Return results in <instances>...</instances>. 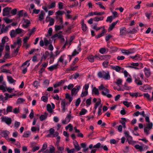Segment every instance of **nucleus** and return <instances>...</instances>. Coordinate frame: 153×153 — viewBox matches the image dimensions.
<instances>
[{
    "label": "nucleus",
    "instance_id": "obj_1",
    "mask_svg": "<svg viewBox=\"0 0 153 153\" xmlns=\"http://www.w3.org/2000/svg\"><path fill=\"white\" fill-rule=\"evenodd\" d=\"M98 88L100 91L103 90L102 92V95L104 96H106L108 98H110L112 97V95L109 94L110 92L109 90L105 88L103 84H101L98 87Z\"/></svg>",
    "mask_w": 153,
    "mask_h": 153
},
{
    "label": "nucleus",
    "instance_id": "obj_2",
    "mask_svg": "<svg viewBox=\"0 0 153 153\" xmlns=\"http://www.w3.org/2000/svg\"><path fill=\"white\" fill-rule=\"evenodd\" d=\"M97 75L99 78H102L105 80H109L111 78L110 73L108 71H107L106 72L104 71H100L98 73Z\"/></svg>",
    "mask_w": 153,
    "mask_h": 153
},
{
    "label": "nucleus",
    "instance_id": "obj_3",
    "mask_svg": "<svg viewBox=\"0 0 153 153\" xmlns=\"http://www.w3.org/2000/svg\"><path fill=\"white\" fill-rule=\"evenodd\" d=\"M1 122L5 123L8 126H10L12 123L11 118L7 116H2L1 117Z\"/></svg>",
    "mask_w": 153,
    "mask_h": 153
},
{
    "label": "nucleus",
    "instance_id": "obj_4",
    "mask_svg": "<svg viewBox=\"0 0 153 153\" xmlns=\"http://www.w3.org/2000/svg\"><path fill=\"white\" fill-rule=\"evenodd\" d=\"M11 10V7H7L3 9L2 15L3 16H10V12Z\"/></svg>",
    "mask_w": 153,
    "mask_h": 153
},
{
    "label": "nucleus",
    "instance_id": "obj_5",
    "mask_svg": "<svg viewBox=\"0 0 153 153\" xmlns=\"http://www.w3.org/2000/svg\"><path fill=\"white\" fill-rule=\"evenodd\" d=\"M71 111L70 112V114H68L65 120H62V123L63 124H68L70 121L71 119L73 118L71 114Z\"/></svg>",
    "mask_w": 153,
    "mask_h": 153
},
{
    "label": "nucleus",
    "instance_id": "obj_6",
    "mask_svg": "<svg viewBox=\"0 0 153 153\" xmlns=\"http://www.w3.org/2000/svg\"><path fill=\"white\" fill-rule=\"evenodd\" d=\"M153 123L152 122H149L146 125V127L144 128V131L146 134L148 135L149 134V131L152 128Z\"/></svg>",
    "mask_w": 153,
    "mask_h": 153
},
{
    "label": "nucleus",
    "instance_id": "obj_7",
    "mask_svg": "<svg viewBox=\"0 0 153 153\" xmlns=\"http://www.w3.org/2000/svg\"><path fill=\"white\" fill-rule=\"evenodd\" d=\"M45 21L46 22H48L49 21V23L48 25V27H50L53 25L55 22V20L54 19L48 16H47L46 17Z\"/></svg>",
    "mask_w": 153,
    "mask_h": 153
},
{
    "label": "nucleus",
    "instance_id": "obj_8",
    "mask_svg": "<svg viewBox=\"0 0 153 153\" xmlns=\"http://www.w3.org/2000/svg\"><path fill=\"white\" fill-rule=\"evenodd\" d=\"M10 25H8L5 27L4 24H3L1 26V29L0 34H1L3 33H6L8 31L9 28L11 27Z\"/></svg>",
    "mask_w": 153,
    "mask_h": 153
},
{
    "label": "nucleus",
    "instance_id": "obj_9",
    "mask_svg": "<svg viewBox=\"0 0 153 153\" xmlns=\"http://www.w3.org/2000/svg\"><path fill=\"white\" fill-rule=\"evenodd\" d=\"M10 133V132L7 130H3L0 132L1 135L6 140L9 138L8 135Z\"/></svg>",
    "mask_w": 153,
    "mask_h": 153
},
{
    "label": "nucleus",
    "instance_id": "obj_10",
    "mask_svg": "<svg viewBox=\"0 0 153 153\" xmlns=\"http://www.w3.org/2000/svg\"><path fill=\"white\" fill-rule=\"evenodd\" d=\"M124 134L126 137L127 140H128V143L129 144H131L132 143V137L129 135V132L128 131H125Z\"/></svg>",
    "mask_w": 153,
    "mask_h": 153
},
{
    "label": "nucleus",
    "instance_id": "obj_11",
    "mask_svg": "<svg viewBox=\"0 0 153 153\" xmlns=\"http://www.w3.org/2000/svg\"><path fill=\"white\" fill-rule=\"evenodd\" d=\"M135 148L137 149H138L140 152H142L143 151L147 150L148 148L147 146H145L144 148L141 146L137 144L134 146Z\"/></svg>",
    "mask_w": 153,
    "mask_h": 153
},
{
    "label": "nucleus",
    "instance_id": "obj_12",
    "mask_svg": "<svg viewBox=\"0 0 153 153\" xmlns=\"http://www.w3.org/2000/svg\"><path fill=\"white\" fill-rule=\"evenodd\" d=\"M130 58L137 61L141 60L142 59V57L141 55L138 54H137L135 56H130Z\"/></svg>",
    "mask_w": 153,
    "mask_h": 153
},
{
    "label": "nucleus",
    "instance_id": "obj_13",
    "mask_svg": "<svg viewBox=\"0 0 153 153\" xmlns=\"http://www.w3.org/2000/svg\"><path fill=\"white\" fill-rule=\"evenodd\" d=\"M36 144V143L35 142H32L30 143V147L32 148V152H33L38 150L40 148V146H35Z\"/></svg>",
    "mask_w": 153,
    "mask_h": 153
},
{
    "label": "nucleus",
    "instance_id": "obj_14",
    "mask_svg": "<svg viewBox=\"0 0 153 153\" xmlns=\"http://www.w3.org/2000/svg\"><path fill=\"white\" fill-rule=\"evenodd\" d=\"M134 82L137 85H143V82L141 80H140L139 77L135 76H134Z\"/></svg>",
    "mask_w": 153,
    "mask_h": 153
},
{
    "label": "nucleus",
    "instance_id": "obj_15",
    "mask_svg": "<svg viewBox=\"0 0 153 153\" xmlns=\"http://www.w3.org/2000/svg\"><path fill=\"white\" fill-rule=\"evenodd\" d=\"M111 68L112 69L115 71L116 72H119L121 70H123V68L118 65H111Z\"/></svg>",
    "mask_w": 153,
    "mask_h": 153
},
{
    "label": "nucleus",
    "instance_id": "obj_16",
    "mask_svg": "<svg viewBox=\"0 0 153 153\" xmlns=\"http://www.w3.org/2000/svg\"><path fill=\"white\" fill-rule=\"evenodd\" d=\"M61 108H62V111L64 113L65 111V105L66 104V101L65 99H62L61 102Z\"/></svg>",
    "mask_w": 153,
    "mask_h": 153
},
{
    "label": "nucleus",
    "instance_id": "obj_17",
    "mask_svg": "<svg viewBox=\"0 0 153 153\" xmlns=\"http://www.w3.org/2000/svg\"><path fill=\"white\" fill-rule=\"evenodd\" d=\"M144 71L146 76L147 78L149 77L151 75V72L150 69L145 68H144Z\"/></svg>",
    "mask_w": 153,
    "mask_h": 153
},
{
    "label": "nucleus",
    "instance_id": "obj_18",
    "mask_svg": "<svg viewBox=\"0 0 153 153\" xmlns=\"http://www.w3.org/2000/svg\"><path fill=\"white\" fill-rule=\"evenodd\" d=\"M65 82V80L63 79L60 80L59 82H58L53 84V87L54 88L61 86L62 84H64Z\"/></svg>",
    "mask_w": 153,
    "mask_h": 153
},
{
    "label": "nucleus",
    "instance_id": "obj_19",
    "mask_svg": "<svg viewBox=\"0 0 153 153\" xmlns=\"http://www.w3.org/2000/svg\"><path fill=\"white\" fill-rule=\"evenodd\" d=\"M59 65L58 63L56 64L52 65L48 68V69L50 71H52L54 69H57L58 68Z\"/></svg>",
    "mask_w": 153,
    "mask_h": 153
},
{
    "label": "nucleus",
    "instance_id": "obj_20",
    "mask_svg": "<svg viewBox=\"0 0 153 153\" xmlns=\"http://www.w3.org/2000/svg\"><path fill=\"white\" fill-rule=\"evenodd\" d=\"M126 33V29L125 27H123L120 29V35L123 36L125 35Z\"/></svg>",
    "mask_w": 153,
    "mask_h": 153
},
{
    "label": "nucleus",
    "instance_id": "obj_21",
    "mask_svg": "<svg viewBox=\"0 0 153 153\" xmlns=\"http://www.w3.org/2000/svg\"><path fill=\"white\" fill-rule=\"evenodd\" d=\"M97 57V56L96 55L94 56L93 55H91L88 56L87 58L89 62H92L94 61V58H96Z\"/></svg>",
    "mask_w": 153,
    "mask_h": 153
},
{
    "label": "nucleus",
    "instance_id": "obj_22",
    "mask_svg": "<svg viewBox=\"0 0 153 153\" xmlns=\"http://www.w3.org/2000/svg\"><path fill=\"white\" fill-rule=\"evenodd\" d=\"M7 79L10 83H13L14 85H15V82H16V81L11 76H8Z\"/></svg>",
    "mask_w": 153,
    "mask_h": 153
},
{
    "label": "nucleus",
    "instance_id": "obj_23",
    "mask_svg": "<svg viewBox=\"0 0 153 153\" xmlns=\"http://www.w3.org/2000/svg\"><path fill=\"white\" fill-rule=\"evenodd\" d=\"M13 107L12 106L8 105L7 106L6 109V111H4V114H7L9 112H12Z\"/></svg>",
    "mask_w": 153,
    "mask_h": 153
},
{
    "label": "nucleus",
    "instance_id": "obj_24",
    "mask_svg": "<svg viewBox=\"0 0 153 153\" xmlns=\"http://www.w3.org/2000/svg\"><path fill=\"white\" fill-rule=\"evenodd\" d=\"M45 15V13L43 11H42L41 13L39 15V20L40 21L44 19Z\"/></svg>",
    "mask_w": 153,
    "mask_h": 153
},
{
    "label": "nucleus",
    "instance_id": "obj_25",
    "mask_svg": "<svg viewBox=\"0 0 153 153\" xmlns=\"http://www.w3.org/2000/svg\"><path fill=\"white\" fill-rule=\"evenodd\" d=\"M129 95L132 97H135L137 98L138 96L140 97L142 96V95H140V93L137 92V93H131L130 92L129 93Z\"/></svg>",
    "mask_w": 153,
    "mask_h": 153
},
{
    "label": "nucleus",
    "instance_id": "obj_26",
    "mask_svg": "<svg viewBox=\"0 0 153 153\" xmlns=\"http://www.w3.org/2000/svg\"><path fill=\"white\" fill-rule=\"evenodd\" d=\"M30 23V21L27 19H25L23 24V26L25 28H27L29 26Z\"/></svg>",
    "mask_w": 153,
    "mask_h": 153
},
{
    "label": "nucleus",
    "instance_id": "obj_27",
    "mask_svg": "<svg viewBox=\"0 0 153 153\" xmlns=\"http://www.w3.org/2000/svg\"><path fill=\"white\" fill-rule=\"evenodd\" d=\"M55 18L58 21H59L61 24H63V18L62 16H56Z\"/></svg>",
    "mask_w": 153,
    "mask_h": 153
},
{
    "label": "nucleus",
    "instance_id": "obj_28",
    "mask_svg": "<svg viewBox=\"0 0 153 153\" xmlns=\"http://www.w3.org/2000/svg\"><path fill=\"white\" fill-rule=\"evenodd\" d=\"M81 25L82 30L84 32L85 31L87 30V27L86 25L84 23L83 20L82 21Z\"/></svg>",
    "mask_w": 153,
    "mask_h": 153
},
{
    "label": "nucleus",
    "instance_id": "obj_29",
    "mask_svg": "<svg viewBox=\"0 0 153 153\" xmlns=\"http://www.w3.org/2000/svg\"><path fill=\"white\" fill-rule=\"evenodd\" d=\"M103 19L104 17L103 16L100 17L97 16L93 18L94 21L96 22H98L100 21H102L103 20Z\"/></svg>",
    "mask_w": 153,
    "mask_h": 153
},
{
    "label": "nucleus",
    "instance_id": "obj_30",
    "mask_svg": "<svg viewBox=\"0 0 153 153\" xmlns=\"http://www.w3.org/2000/svg\"><path fill=\"white\" fill-rule=\"evenodd\" d=\"M57 148L58 149L59 153H62V151L64 150V147L63 146H60L59 144L57 145Z\"/></svg>",
    "mask_w": 153,
    "mask_h": 153
},
{
    "label": "nucleus",
    "instance_id": "obj_31",
    "mask_svg": "<svg viewBox=\"0 0 153 153\" xmlns=\"http://www.w3.org/2000/svg\"><path fill=\"white\" fill-rule=\"evenodd\" d=\"M56 5V2L55 1L52 2L51 4L48 6L49 9H52L55 7Z\"/></svg>",
    "mask_w": 153,
    "mask_h": 153
},
{
    "label": "nucleus",
    "instance_id": "obj_32",
    "mask_svg": "<svg viewBox=\"0 0 153 153\" xmlns=\"http://www.w3.org/2000/svg\"><path fill=\"white\" fill-rule=\"evenodd\" d=\"M48 114L46 113H45V114L42 115L39 117L40 120L41 121H43L48 116Z\"/></svg>",
    "mask_w": 153,
    "mask_h": 153
},
{
    "label": "nucleus",
    "instance_id": "obj_33",
    "mask_svg": "<svg viewBox=\"0 0 153 153\" xmlns=\"http://www.w3.org/2000/svg\"><path fill=\"white\" fill-rule=\"evenodd\" d=\"M66 98L68 100L69 103H70L73 100L72 97H71L70 94H66L65 95Z\"/></svg>",
    "mask_w": 153,
    "mask_h": 153
},
{
    "label": "nucleus",
    "instance_id": "obj_34",
    "mask_svg": "<svg viewBox=\"0 0 153 153\" xmlns=\"http://www.w3.org/2000/svg\"><path fill=\"white\" fill-rule=\"evenodd\" d=\"M30 60H28L24 62L22 65L21 67H28L30 65L29 62Z\"/></svg>",
    "mask_w": 153,
    "mask_h": 153
},
{
    "label": "nucleus",
    "instance_id": "obj_35",
    "mask_svg": "<svg viewBox=\"0 0 153 153\" xmlns=\"http://www.w3.org/2000/svg\"><path fill=\"white\" fill-rule=\"evenodd\" d=\"M92 92L96 95H98L99 94L98 90L96 87H94L92 90Z\"/></svg>",
    "mask_w": 153,
    "mask_h": 153
},
{
    "label": "nucleus",
    "instance_id": "obj_36",
    "mask_svg": "<svg viewBox=\"0 0 153 153\" xmlns=\"http://www.w3.org/2000/svg\"><path fill=\"white\" fill-rule=\"evenodd\" d=\"M47 110L50 113H51L53 112V109L51 108V105L50 104H48L47 105Z\"/></svg>",
    "mask_w": 153,
    "mask_h": 153
},
{
    "label": "nucleus",
    "instance_id": "obj_37",
    "mask_svg": "<svg viewBox=\"0 0 153 153\" xmlns=\"http://www.w3.org/2000/svg\"><path fill=\"white\" fill-rule=\"evenodd\" d=\"M78 92L75 88H74L71 90V94L72 96L76 95Z\"/></svg>",
    "mask_w": 153,
    "mask_h": 153
},
{
    "label": "nucleus",
    "instance_id": "obj_38",
    "mask_svg": "<svg viewBox=\"0 0 153 153\" xmlns=\"http://www.w3.org/2000/svg\"><path fill=\"white\" fill-rule=\"evenodd\" d=\"M16 34L17 33L15 30H12L10 31V35L11 37H15Z\"/></svg>",
    "mask_w": 153,
    "mask_h": 153
},
{
    "label": "nucleus",
    "instance_id": "obj_39",
    "mask_svg": "<svg viewBox=\"0 0 153 153\" xmlns=\"http://www.w3.org/2000/svg\"><path fill=\"white\" fill-rule=\"evenodd\" d=\"M73 127L71 124H69L67 126L65 127V128L66 130L69 129L70 131H71L73 130Z\"/></svg>",
    "mask_w": 153,
    "mask_h": 153
},
{
    "label": "nucleus",
    "instance_id": "obj_40",
    "mask_svg": "<svg viewBox=\"0 0 153 153\" xmlns=\"http://www.w3.org/2000/svg\"><path fill=\"white\" fill-rule=\"evenodd\" d=\"M4 95L6 96L7 100L8 98H12L13 97L15 96L16 95V94H13L10 95L7 93H5L4 94Z\"/></svg>",
    "mask_w": 153,
    "mask_h": 153
},
{
    "label": "nucleus",
    "instance_id": "obj_41",
    "mask_svg": "<svg viewBox=\"0 0 153 153\" xmlns=\"http://www.w3.org/2000/svg\"><path fill=\"white\" fill-rule=\"evenodd\" d=\"M87 112V110L85 109L82 108L81 110V111H80L79 114V115H85Z\"/></svg>",
    "mask_w": 153,
    "mask_h": 153
},
{
    "label": "nucleus",
    "instance_id": "obj_42",
    "mask_svg": "<svg viewBox=\"0 0 153 153\" xmlns=\"http://www.w3.org/2000/svg\"><path fill=\"white\" fill-rule=\"evenodd\" d=\"M101 100L100 99H98V101L95 104V106H94V108L95 110H96L97 109L98 106L101 104Z\"/></svg>",
    "mask_w": 153,
    "mask_h": 153
},
{
    "label": "nucleus",
    "instance_id": "obj_43",
    "mask_svg": "<svg viewBox=\"0 0 153 153\" xmlns=\"http://www.w3.org/2000/svg\"><path fill=\"white\" fill-rule=\"evenodd\" d=\"M121 51L122 53L124 55H128L131 53L129 52L128 50H122Z\"/></svg>",
    "mask_w": 153,
    "mask_h": 153
},
{
    "label": "nucleus",
    "instance_id": "obj_44",
    "mask_svg": "<svg viewBox=\"0 0 153 153\" xmlns=\"http://www.w3.org/2000/svg\"><path fill=\"white\" fill-rule=\"evenodd\" d=\"M35 31V28H33L31 30H30L28 33V37H30L31 36Z\"/></svg>",
    "mask_w": 153,
    "mask_h": 153
},
{
    "label": "nucleus",
    "instance_id": "obj_45",
    "mask_svg": "<svg viewBox=\"0 0 153 153\" xmlns=\"http://www.w3.org/2000/svg\"><path fill=\"white\" fill-rule=\"evenodd\" d=\"M25 101V100L22 98H19L17 99L16 101L17 104H20Z\"/></svg>",
    "mask_w": 153,
    "mask_h": 153
},
{
    "label": "nucleus",
    "instance_id": "obj_46",
    "mask_svg": "<svg viewBox=\"0 0 153 153\" xmlns=\"http://www.w3.org/2000/svg\"><path fill=\"white\" fill-rule=\"evenodd\" d=\"M8 38L7 37L4 36L2 38L1 40L2 44L4 45L6 42L8 41Z\"/></svg>",
    "mask_w": 153,
    "mask_h": 153
},
{
    "label": "nucleus",
    "instance_id": "obj_47",
    "mask_svg": "<svg viewBox=\"0 0 153 153\" xmlns=\"http://www.w3.org/2000/svg\"><path fill=\"white\" fill-rule=\"evenodd\" d=\"M64 13V12L60 10H58L55 13L56 16H62Z\"/></svg>",
    "mask_w": 153,
    "mask_h": 153
},
{
    "label": "nucleus",
    "instance_id": "obj_48",
    "mask_svg": "<svg viewBox=\"0 0 153 153\" xmlns=\"http://www.w3.org/2000/svg\"><path fill=\"white\" fill-rule=\"evenodd\" d=\"M30 134V132L29 131H25L24 133L23 137H29Z\"/></svg>",
    "mask_w": 153,
    "mask_h": 153
},
{
    "label": "nucleus",
    "instance_id": "obj_49",
    "mask_svg": "<svg viewBox=\"0 0 153 153\" xmlns=\"http://www.w3.org/2000/svg\"><path fill=\"white\" fill-rule=\"evenodd\" d=\"M65 56V54H63L59 58L57 62H61L63 63V59Z\"/></svg>",
    "mask_w": 153,
    "mask_h": 153
},
{
    "label": "nucleus",
    "instance_id": "obj_50",
    "mask_svg": "<svg viewBox=\"0 0 153 153\" xmlns=\"http://www.w3.org/2000/svg\"><path fill=\"white\" fill-rule=\"evenodd\" d=\"M55 148L52 145H51L50 146L49 149V153H54L55 152Z\"/></svg>",
    "mask_w": 153,
    "mask_h": 153
},
{
    "label": "nucleus",
    "instance_id": "obj_51",
    "mask_svg": "<svg viewBox=\"0 0 153 153\" xmlns=\"http://www.w3.org/2000/svg\"><path fill=\"white\" fill-rule=\"evenodd\" d=\"M49 55V53L48 51H46L45 52V54H44L42 56V58H44L45 59Z\"/></svg>",
    "mask_w": 153,
    "mask_h": 153
},
{
    "label": "nucleus",
    "instance_id": "obj_52",
    "mask_svg": "<svg viewBox=\"0 0 153 153\" xmlns=\"http://www.w3.org/2000/svg\"><path fill=\"white\" fill-rule=\"evenodd\" d=\"M49 134L47 135L48 137H50L51 135H53L54 132V130L52 128L49 129Z\"/></svg>",
    "mask_w": 153,
    "mask_h": 153
},
{
    "label": "nucleus",
    "instance_id": "obj_53",
    "mask_svg": "<svg viewBox=\"0 0 153 153\" xmlns=\"http://www.w3.org/2000/svg\"><path fill=\"white\" fill-rule=\"evenodd\" d=\"M96 4L98 5H99V7L100 8L103 9L104 10L105 9V7L102 5V3L101 2H99L97 3H96Z\"/></svg>",
    "mask_w": 153,
    "mask_h": 153
},
{
    "label": "nucleus",
    "instance_id": "obj_54",
    "mask_svg": "<svg viewBox=\"0 0 153 153\" xmlns=\"http://www.w3.org/2000/svg\"><path fill=\"white\" fill-rule=\"evenodd\" d=\"M102 28V26H101L100 27H97V24H95L93 26V28L96 31H98Z\"/></svg>",
    "mask_w": 153,
    "mask_h": 153
},
{
    "label": "nucleus",
    "instance_id": "obj_55",
    "mask_svg": "<svg viewBox=\"0 0 153 153\" xmlns=\"http://www.w3.org/2000/svg\"><path fill=\"white\" fill-rule=\"evenodd\" d=\"M0 100L4 102L6 101L7 100L6 96H5L4 97L2 95H0Z\"/></svg>",
    "mask_w": 153,
    "mask_h": 153
},
{
    "label": "nucleus",
    "instance_id": "obj_56",
    "mask_svg": "<svg viewBox=\"0 0 153 153\" xmlns=\"http://www.w3.org/2000/svg\"><path fill=\"white\" fill-rule=\"evenodd\" d=\"M3 20L5 22L7 23H11L12 22V19H10L7 18H4L3 19Z\"/></svg>",
    "mask_w": 153,
    "mask_h": 153
},
{
    "label": "nucleus",
    "instance_id": "obj_57",
    "mask_svg": "<svg viewBox=\"0 0 153 153\" xmlns=\"http://www.w3.org/2000/svg\"><path fill=\"white\" fill-rule=\"evenodd\" d=\"M39 85V83L36 80L34 81L33 84V86L36 88H37Z\"/></svg>",
    "mask_w": 153,
    "mask_h": 153
},
{
    "label": "nucleus",
    "instance_id": "obj_58",
    "mask_svg": "<svg viewBox=\"0 0 153 153\" xmlns=\"http://www.w3.org/2000/svg\"><path fill=\"white\" fill-rule=\"evenodd\" d=\"M42 101L44 102H46L48 101V98L47 97L45 96H42L41 98Z\"/></svg>",
    "mask_w": 153,
    "mask_h": 153
},
{
    "label": "nucleus",
    "instance_id": "obj_59",
    "mask_svg": "<svg viewBox=\"0 0 153 153\" xmlns=\"http://www.w3.org/2000/svg\"><path fill=\"white\" fill-rule=\"evenodd\" d=\"M113 17L112 16H110L107 17L106 20V22H109L111 23L113 20Z\"/></svg>",
    "mask_w": 153,
    "mask_h": 153
},
{
    "label": "nucleus",
    "instance_id": "obj_60",
    "mask_svg": "<svg viewBox=\"0 0 153 153\" xmlns=\"http://www.w3.org/2000/svg\"><path fill=\"white\" fill-rule=\"evenodd\" d=\"M23 68L22 69V73L23 74H25L27 71V67H21V68Z\"/></svg>",
    "mask_w": 153,
    "mask_h": 153
},
{
    "label": "nucleus",
    "instance_id": "obj_61",
    "mask_svg": "<svg viewBox=\"0 0 153 153\" xmlns=\"http://www.w3.org/2000/svg\"><path fill=\"white\" fill-rule=\"evenodd\" d=\"M63 27L62 26L57 25L55 26V30L56 31H58L61 29Z\"/></svg>",
    "mask_w": 153,
    "mask_h": 153
},
{
    "label": "nucleus",
    "instance_id": "obj_62",
    "mask_svg": "<svg viewBox=\"0 0 153 153\" xmlns=\"http://www.w3.org/2000/svg\"><path fill=\"white\" fill-rule=\"evenodd\" d=\"M123 104L125 105L126 107H128L130 105V104L131 103V102H128L127 101H124L123 102Z\"/></svg>",
    "mask_w": 153,
    "mask_h": 153
},
{
    "label": "nucleus",
    "instance_id": "obj_63",
    "mask_svg": "<svg viewBox=\"0 0 153 153\" xmlns=\"http://www.w3.org/2000/svg\"><path fill=\"white\" fill-rule=\"evenodd\" d=\"M108 63L109 62L108 60L105 61L102 63V65L104 68H106L107 67Z\"/></svg>",
    "mask_w": 153,
    "mask_h": 153
},
{
    "label": "nucleus",
    "instance_id": "obj_64",
    "mask_svg": "<svg viewBox=\"0 0 153 153\" xmlns=\"http://www.w3.org/2000/svg\"><path fill=\"white\" fill-rule=\"evenodd\" d=\"M17 12V9L15 8L11 10L10 12L13 15H15L16 14Z\"/></svg>",
    "mask_w": 153,
    "mask_h": 153
}]
</instances>
